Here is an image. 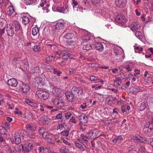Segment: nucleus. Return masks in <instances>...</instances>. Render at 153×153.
I'll use <instances>...</instances> for the list:
<instances>
[{
  "label": "nucleus",
  "instance_id": "nucleus-19",
  "mask_svg": "<svg viewBox=\"0 0 153 153\" xmlns=\"http://www.w3.org/2000/svg\"><path fill=\"white\" fill-rule=\"evenodd\" d=\"M35 82L36 85L41 86L43 85L44 84V79L39 77H36L35 78Z\"/></svg>",
  "mask_w": 153,
  "mask_h": 153
},
{
  "label": "nucleus",
  "instance_id": "nucleus-3",
  "mask_svg": "<svg viewBox=\"0 0 153 153\" xmlns=\"http://www.w3.org/2000/svg\"><path fill=\"white\" fill-rule=\"evenodd\" d=\"M65 23L64 22L57 23L53 29L54 31L56 33L61 32L65 28Z\"/></svg>",
  "mask_w": 153,
  "mask_h": 153
},
{
  "label": "nucleus",
  "instance_id": "nucleus-23",
  "mask_svg": "<svg viewBox=\"0 0 153 153\" xmlns=\"http://www.w3.org/2000/svg\"><path fill=\"white\" fill-rule=\"evenodd\" d=\"M14 138L16 144H19L21 142V138L19 134L17 132H15L14 134Z\"/></svg>",
  "mask_w": 153,
  "mask_h": 153
},
{
  "label": "nucleus",
  "instance_id": "nucleus-28",
  "mask_svg": "<svg viewBox=\"0 0 153 153\" xmlns=\"http://www.w3.org/2000/svg\"><path fill=\"white\" fill-rule=\"evenodd\" d=\"M123 140V136L121 135H119L114 137L112 140V142L114 143H116L117 141H120Z\"/></svg>",
  "mask_w": 153,
  "mask_h": 153
},
{
  "label": "nucleus",
  "instance_id": "nucleus-12",
  "mask_svg": "<svg viewBox=\"0 0 153 153\" xmlns=\"http://www.w3.org/2000/svg\"><path fill=\"white\" fill-rule=\"evenodd\" d=\"M33 145L32 143L26 142L24 144V152H29L33 148Z\"/></svg>",
  "mask_w": 153,
  "mask_h": 153
},
{
  "label": "nucleus",
  "instance_id": "nucleus-15",
  "mask_svg": "<svg viewBox=\"0 0 153 153\" xmlns=\"http://www.w3.org/2000/svg\"><path fill=\"white\" fill-rule=\"evenodd\" d=\"M7 14L12 16L15 15L16 12L13 6H9L7 9Z\"/></svg>",
  "mask_w": 153,
  "mask_h": 153
},
{
  "label": "nucleus",
  "instance_id": "nucleus-7",
  "mask_svg": "<svg viewBox=\"0 0 153 153\" xmlns=\"http://www.w3.org/2000/svg\"><path fill=\"white\" fill-rule=\"evenodd\" d=\"M115 21L118 23L123 25L127 21L125 16L121 14H118L115 19Z\"/></svg>",
  "mask_w": 153,
  "mask_h": 153
},
{
  "label": "nucleus",
  "instance_id": "nucleus-11",
  "mask_svg": "<svg viewBox=\"0 0 153 153\" xmlns=\"http://www.w3.org/2000/svg\"><path fill=\"white\" fill-rule=\"evenodd\" d=\"M6 31L8 36H12L14 34V32L13 28L12 27L11 24L10 23L7 25Z\"/></svg>",
  "mask_w": 153,
  "mask_h": 153
},
{
  "label": "nucleus",
  "instance_id": "nucleus-46",
  "mask_svg": "<svg viewBox=\"0 0 153 153\" xmlns=\"http://www.w3.org/2000/svg\"><path fill=\"white\" fill-rule=\"evenodd\" d=\"M69 122L70 123H72L76 124V123L77 121L76 119V118L75 117L72 116L70 118Z\"/></svg>",
  "mask_w": 153,
  "mask_h": 153
},
{
  "label": "nucleus",
  "instance_id": "nucleus-48",
  "mask_svg": "<svg viewBox=\"0 0 153 153\" xmlns=\"http://www.w3.org/2000/svg\"><path fill=\"white\" fill-rule=\"evenodd\" d=\"M53 73L56 74L57 76H60L61 74H62V72L58 71L56 68H54L53 69Z\"/></svg>",
  "mask_w": 153,
  "mask_h": 153
},
{
  "label": "nucleus",
  "instance_id": "nucleus-31",
  "mask_svg": "<svg viewBox=\"0 0 153 153\" xmlns=\"http://www.w3.org/2000/svg\"><path fill=\"white\" fill-rule=\"evenodd\" d=\"M30 21L29 17L27 16H24L22 17V22L24 25L27 24Z\"/></svg>",
  "mask_w": 153,
  "mask_h": 153
},
{
  "label": "nucleus",
  "instance_id": "nucleus-58",
  "mask_svg": "<svg viewBox=\"0 0 153 153\" xmlns=\"http://www.w3.org/2000/svg\"><path fill=\"white\" fill-rule=\"evenodd\" d=\"M134 71L135 73L134 74V75L135 76H136L137 75H139L140 74V70L137 69H134Z\"/></svg>",
  "mask_w": 153,
  "mask_h": 153
},
{
  "label": "nucleus",
  "instance_id": "nucleus-1",
  "mask_svg": "<svg viewBox=\"0 0 153 153\" xmlns=\"http://www.w3.org/2000/svg\"><path fill=\"white\" fill-rule=\"evenodd\" d=\"M149 114V115H152L151 118L152 120L146 123L143 129V131L147 135L150 137L153 135V132L152 131L153 129V113L150 112Z\"/></svg>",
  "mask_w": 153,
  "mask_h": 153
},
{
  "label": "nucleus",
  "instance_id": "nucleus-32",
  "mask_svg": "<svg viewBox=\"0 0 153 153\" xmlns=\"http://www.w3.org/2000/svg\"><path fill=\"white\" fill-rule=\"evenodd\" d=\"M37 1V0H24V3L27 5L35 3Z\"/></svg>",
  "mask_w": 153,
  "mask_h": 153
},
{
  "label": "nucleus",
  "instance_id": "nucleus-2",
  "mask_svg": "<svg viewBox=\"0 0 153 153\" xmlns=\"http://www.w3.org/2000/svg\"><path fill=\"white\" fill-rule=\"evenodd\" d=\"M36 94L38 95L39 98L45 100L47 99L49 96L48 92L42 90H37L36 92Z\"/></svg>",
  "mask_w": 153,
  "mask_h": 153
},
{
  "label": "nucleus",
  "instance_id": "nucleus-22",
  "mask_svg": "<svg viewBox=\"0 0 153 153\" xmlns=\"http://www.w3.org/2000/svg\"><path fill=\"white\" fill-rule=\"evenodd\" d=\"M18 83L17 81L14 78L10 79L7 81L8 84L13 87H16Z\"/></svg>",
  "mask_w": 153,
  "mask_h": 153
},
{
  "label": "nucleus",
  "instance_id": "nucleus-57",
  "mask_svg": "<svg viewBox=\"0 0 153 153\" xmlns=\"http://www.w3.org/2000/svg\"><path fill=\"white\" fill-rule=\"evenodd\" d=\"M40 47L39 45H36L34 46V47L33 48V49L34 51H37L40 49Z\"/></svg>",
  "mask_w": 153,
  "mask_h": 153
},
{
  "label": "nucleus",
  "instance_id": "nucleus-18",
  "mask_svg": "<svg viewBox=\"0 0 153 153\" xmlns=\"http://www.w3.org/2000/svg\"><path fill=\"white\" fill-rule=\"evenodd\" d=\"M127 3V0H116V5L120 8H122L125 6Z\"/></svg>",
  "mask_w": 153,
  "mask_h": 153
},
{
  "label": "nucleus",
  "instance_id": "nucleus-17",
  "mask_svg": "<svg viewBox=\"0 0 153 153\" xmlns=\"http://www.w3.org/2000/svg\"><path fill=\"white\" fill-rule=\"evenodd\" d=\"M48 118L46 116H43L40 118L38 120L39 123L42 125H46L48 124Z\"/></svg>",
  "mask_w": 153,
  "mask_h": 153
},
{
  "label": "nucleus",
  "instance_id": "nucleus-33",
  "mask_svg": "<svg viewBox=\"0 0 153 153\" xmlns=\"http://www.w3.org/2000/svg\"><path fill=\"white\" fill-rule=\"evenodd\" d=\"M39 29L38 27L36 26L33 28L32 30V34L33 36L36 35L39 32Z\"/></svg>",
  "mask_w": 153,
  "mask_h": 153
},
{
  "label": "nucleus",
  "instance_id": "nucleus-21",
  "mask_svg": "<svg viewBox=\"0 0 153 153\" xmlns=\"http://www.w3.org/2000/svg\"><path fill=\"white\" fill-rule=\"evenodd\" d=\"M134 138V140L137 141H139L141 143H146L148 142V141L145 138L142 137L138 135H135Z\"/></svg>",
  "mask_w": 153,
  "mask_h": 153
},
{
  "label": "nucleus",
  "instance_id": "nucleus-25",
  "mask_svg": "<svg viewBox=\"0 0 153 153\" xmlns=\"http://www.w3.org/2000/svg\"><path fill=\"white\" fill-rule=\"evenodd\" d=\"M94 46L95 49L99 52H101L103 50V47L102 45L100 43H96Z\"/></svg>",
  "mask_w": 153,
  "mask_h": 153
},
{
  "label": "nucleus",
  "instance_id": "nucleus-36",
  "mask_svg": "<svg viewBox=\"0 0 153 153\" xmlns=\"http://www.w3.org/2000/svg\"><path fill=\"white\" fill-rule=\"evenodd\" d=\"M52 93L54 95L56 96L60 88L55 87L53 86H52Z\"/></svg>",
  "mask_w": 153,
  "mask_h": 153
},
{
  "label": "nucleus",
  "instance_id": "nucleus-47",
  "mask_svg": "<svg viewBox=\"0 0 153 153\" xmlns=\"http://www.w3.org/2000/svg\"><path fill=\"white\" fill-rule=\"evenodd\" d=\"M135 51L136 53H140L142 51L143 49L142 47H136L135 48Z\"/></svg>",
  "mask_w": 153,
  "mask_h": 153
},
{
  "label": "nucleus",
  "instance_id": "nucleus-37",
  "mask_svg": "<svg viewBox=\"0 0 153 153\" xmlns=\"http://www.w3.org/2000/svg\"><path fill=\"white\" fill-rule=\"evenodd\" d=\"M64 94L65 93L63 90L60 88L56 96L58 97H62L63 96Z\"/></svg>",
  "mask_w": 153,
  "mask_h": 153
},
{
  "label": "nucleus",
  "instance_id": "nucleus-16",
  "mask_svg": "<svg viewBox=\"0 0 153 153\" xmlns=\"http://www.w3.org/2000/svg\"><path fill=\"white\" fill-rule=\"evenodd\" d=\"M42 129H40L39 130V133L40 135H42V137L46 140L48 138H52L53 136V135L52 134H49L46 132L42 131Z\"/></svg>",
  "mask_w": 153,
  "mask_h": 153
},
{
  "label": "nucleus",
  "instance_id": "nucleus-10",
  "mask_svg": "<svg viewBox=\"0 0 153 153\" xmlns=\"http://www.w3.org/2000/svg\"><path fill=\"white\" fill-rule=\"evenodd\" d=\"M65 95L67 100L70 102H74L75 101V99L74 97V95L72 92H66Z\"/></svg>",
  "mask_w": 153,
  "mask_h": 153
},
{
  "label": "nucleus",
  "instance_id": "nucleus-52",
  "mask_svg": "<svg viewBox=\"0 0 153 153\" xmlns=\"http://www.w3.org/2000/svg\"><path fill=\"white\" fill-rule=\"evenodd\" d=\"M62 117V112L59 113L57 114L56 116V119L57 120H60Z\"/></svg>",
  "mask_w": 153,
  "mask_h": 153
},
{
  "label": "nucleus",
  "instance_id": "nucleus-55",
  "mask_svg": "<svg viewBox=\"0 0 153 153\" xmlns=\"http://www.w3.org/2000/svg\"><path fill=\"white\" fill-rule=\"evenodd\" d=\"M57 11L58 12H65V10L64 7H56Z\"/></svg>",
  "mask_w": 153,
  "mask_h": 153
},
{
  "label": "nucleus",
  "instance_id": "nucleus-13",
  "mask_svg": "<svg viewBox=\"0 0 153 153\" xmlns=\"http://www.w3.org/2000/svg\"><path fill=\"white\" fill-rule=\"evenodd\" d=\"M19 90L23 93H26L29 91L30 88L27 85L22 84L20 86Z\"/></svg>",
  "mask_w": 153,
  "mask_h": 153
},
{
  "label": "nucleus",
  "instance_id": "nucleus-39",
  "mask_svg": "<svg viewBox=\"0 0 153 153\" xmlns=\"http://www.w3.org/2000/svg\"><path fill=\"white\" fill-rule=\"evenodd\" d=\"M75 144L76 146L79 148L81 151L83 152L85 150V149L81 144L78 143H75Z\"/></svg>",
  "mask_w": 153,
  "mask_h": 153
},
{
  "label": "nucleus",
  "instance_id": "nucleus-53",
  "mask_svg": "<svg viewBox=\"0 0 153 153\" xmlns=\"http://www.w3.org/2000/svg\"><path fill=\"white\" fill-rule=\"evenodd\" d=\"M65 117L66 119H68L70 117H71L72 116V114L70 112H66L64 114Z\"/></svg>",
  "mask_w": 153,
  "mask_h": 153
},
{
  "label": "nucleus",
  "instance_id": "nucleus-50",
  "mask_svg": "<svg viewBox=\"0 0 153 153\" xmlns=\"http://www.w3.org/2000/svg\"><path fill=\"white\" fill-rule=\"evenodd\" d=\"M139 151L140 153H144L145 152V147L142 146H140L139 148Z\"/></svg>",
  "mask_w": 153,
  "mask_h": 153
},
{
  "label": "nucleus",
  "instance_id": "nucleus-64",
  "mask_svg": "<svg viewBox=\"0 0 153 153\" xmlns=\"http://www.w3.org/2000/svg\"><path fill=\"white\" fill-rule=\"evenodd\" d=\"M47 1L45 0H42L41 1V2L40 4V5L41 7H43L44 6L45 4L47 3Z\"/></svg>",
  "mask_w": 153,
  "mask_h": 153
},
{
  "label": "nucleus",
  "instance_id": "nucleus-62",
  "mask_svg": "<svg viewBox=\"0 0 153 153\" xmlns=\"http://www.w3.org/2000/svg\"><path fill=\"white\" fill-rule=\"evenodd\" d=\"M38 149L39 153L43 152L45 150L44 148L43 147H38Z\"/></svg>",
  "mask_w": 153,
  "mask_h": 153
},
{
  "label": "nucleus",
  "instance_id": "nucleus-40",
  "mask_svg": "<svg viewBox=\"0 0 153 153\" xmlns=\"http://www.w3.org/2000/svg\"><path fill=\"white\" fill-rule=\"evenodd\" d=\"M70 130L68 129L62 131L61 134L63 136L67 137L68 136Z\"/></svg>",
  "mask_w": 153,
  "mask_h": 153
},
{
  "label": "nucleus",
  "instance_id": "nucleus-24",
  "mask_svg": "<svg viewBox=\"0 0 153 153\" xmlns=\"http://www.w3.org/2000/svg\"><path fill=\"white\" fill-rule=\"evenodd\" d=\"M25 128L29 130L34 131L36 129V126L32 124H28L26 125Z\"/></svg>",
  "mask_w": 153,
  "mask_h": 153
},
{
  "label": "nucleus",
  "instance_id": "nucleus-26",
  "mask_svg": "<svg viewBox=\"0 0 153 153\" xmlns=\"http://www.w3.org/2000/svg\"><path fill=\"white\" fill-rule=\"evenodd\" d=\"M81 141L82 143H88L89 138L88 137V136H86L83 134H82L80 135Z\"/></svg>",
  "mask_w": 153,
  "mask_h": 153
},
{
  "label": "nucleus",
  "instance_id": "nucleus-56",
  "mask_svg": "<svg viewBox=\"0 0 153 153\" xmlns=\"http://www.w3.org/2000/svg\"><path fill=\"white\" fill-rule=\"evenodd\" d=\"M74 43V42L73 41H71L69 40H67L66 42V44L68 46L71 45H73Z\"/></svg>",
  "mask_w": 153,
  "mask_h": 153
},
{
  "label": "nucleus",
  "instance_id": "nucleus-60",
  "mask_svg": "<svg viewBox=\"0 0 153 153\" xmlns=\"http://www.w3.org/2000/svg\"><path fill=\"white\" fill-rule=\"evenodd\" d=\"M87 107L86 105V103H83L82 104H81L80 105V107L82 109H85Z\"/></svg>",
  "mask_w": 153,
  "mask_h": 153
},
{
  "label": "nucleus",
  "instance_id": "nucleus-49",
  "mask_svg": "<svg viewBox=\"0 0 153 153\" xmlns=\"http://www.w3.org/2000/svg\"><path fill=\"white\" fill-rule=\"evenodd\" d=\"M141 89L138 86H135L133 88V93H136L141 91Z\"/></svg>",
  "mask_w": 153,
  "mask_h": 153
},
{
  "label": "nucleus",
  "instance_id": "nucleus-5",
  "mask_svg": "<svg viewBox=\"0 0 153 153\" xmlns=\"http://www.w3.org/2000/svg\"><path fill=\"white\" fill-rule=\"evenodd\" d=\"M134 66V64L132 62H127L123 64L122 67L127 72H129L132 71Z\"/></svg>",
  "mask_w": 153,
  "mask_h": 153
},
{
  "label": "nucleus",
  "instance_id": "nucleus-27",
  "mask_svg": "<svg viewBox=\"0 0 153 153\" xmlns=\"http://www.w3.org/2000/svg\"><path fill=\"white\" fill-rule=\"evenodd\" d=\"M64 37L67 39H74L76 37V33L74 34L73 33H69L66 34Z\"/></svg>",
  "mask_w": 153,
  "mask_h": 153
},
{
  "label": "nucleus",
  "instance_id": "nucleus-51",
  "mask_svg": "<svg viewBox=\"0 0 153 153\" xmlns=\"http://www.w3.org/2000/svg\"><path fill=\"white\" fill-rule=\"evenodd\" d=\"M83 124H79V130L82 131L84 132L85 131L86 128L85 127H83Z\"/></svg>",
  "mask_w": 153,
  "mask_h": 153
},
{
  "label": "nucleus",
  "instance_id": "nucleus-30",
  "mask_svg": "<svg viewBox=\"0 0 153 153\" xmlns=\"http://www.w3.org/2000/svg\"><path fill=\"white\" fill-rule=\"evenodd\" d=\"M13 26L15 28L16 31H18L20 28V24L19 22L17 21H15L14 22Z\"/></svg>",
  "mask_w": 153,
  "mask_h": 153
},
{
  "label": "nucleus",
  "instance_id": "nucleus-41",
  "mask_svg": "<svg viewBox=\"0 0 153 153\" xmlns=\"http://www.w3.org/2000/svg\"><path fill=\"white\" fill-rule=\"evenodd\" d=\"M135 35L139 39H141L142 38V33L140 31H137L135 33Z\"/></svg>",
  "mask_w": 153,
  "mask_h": 153
},
{
  "label": "nucleus",
  "instance_id": "nucleus-43",
  "mask_svg": "<svg viewBox=\"0 0 153 153\" xmlns=\"http://www.w3.org/2000/svg\"><path fill=\"white\" fill-rule=\"evenodd\" d=\"M91 47L90 45H84L83 47V49L86 51H88L89 50L91 49Z\"/></svg>",
  "mask_w": 153,
  "mask_h": 153
},
{
  "label": "nucleus",
  "instance_id": "nucleus-42",
  "mask_svg": "<svg viewBox=\"0 0 153 153\" xmlns=\"http://www.w3.org/2000/svg\"><path fill=\"white\" fill-rule=\"evenodd\" d=\"M22 65L24 66V67L27 69L29 68L28 64L27 62L25 60H23L22 62Z\"/></svg>",
  "mask_w": 153,
  "mask_h": 153
},
{
  "label": "nucleus",
  "instance_id": "nucleus-20",
  "mask_svg": "<svg viewBox=\"0 0 153 153\" xmlns=\"http://www.w3.org/2000/svg\"><path fill=\"white\" fill-rule=\"evenodd\" d=\"M140 28V25L137 22L132 23L130 26V28L133 31L138 30Z\"/></svg>",
  "mask_w": 153,
  "mask_h": 153
},
{
  "label": "nucleus",
  "instance_id": "nucleus-14",
  "mask_svg": "<svg viewBox=\"0 0 153 153\" xmlns=\"http://www.w3.org/2000/svg\"><path fill=\"white\" fill-rule=\"evenodd\" d=\"M80 122L79 124H83L87 123L88 117L85 114H82L79 115L78 117Z\"/></svg>",
  "mask_w": 153,
  "mask_h": 153
},
{
  "label": "nucleus",
  "instance_id": "nucleus-4",
  "mask_svg": "<svg viewBox=\"0 0 153 153\" xmlns=\"http://www.w3.org/2000/svg\"><path fill=\"white\" fill-rule=\"evenodd\" d=\"M52 103L54 106L59 108L63 106L64 105V102L62 100L59 99L57 97L53 99Z\"/></svg>",
  "mask_w": 153,
  "mask_h": 153
},
{
  "label": "nucleus",
  "instance_id": "nucleus-59",
  "mask_svg": "<svg viewBox=\"0 0 153 153\" xmlns=\"http://www.w3.org/2000/svg\"><path fill=\"white\" fill-rule=\"evenodd\" d=\"M114 84L117 86H120L121 81L119 80L115 81L114 82Z\"/></svg>",
  "mask_w": 153,
  "mask_h": 153
},
{
  "label": "nucleus",
  "instance_id": "nucleus-34",
  "mask_svg": "<svg viewBox=\"0 0 153 153\" xmlns=\"http://www.w3.org/2000/svg\"><path fill=\"white\" fill-rule=\"evenodd\" d=\"M55 58L54 56H50L46 57L45 62L47 64H48L50 62L52 61Z\"/></svg>",
  "mask_w": 153,
  "mask_h": 153
},
{
  "label": "nucleus",
  "instance_id": "nucleus-38",
  "mask_svg": "<svg viewBox=\"0 0 153 153\" xmlns=\"http://www.w3.org/2000/svg\"><path fill=\"white\" fill-rule=\"evenodd\" d=\"M46 107H48V108H52V107H50L49 106H46L45 105H41L39 104V109L41 111H45V109L46 108Z\"/></svg>",
  "mask_w": 153,
  "mask_h": 153
},
{
  "label": "nucleus",
  "instance_id": "nucleus-54",
  "mask_svg": "<svg viewBox=\"0 0 153 153\" xmlns=\"http://www.w3.org/2000/svg\"><path fill=\"white\" fill-rule=\"evenodd\" d=\"M66 126V125L65 124V123L64 122H62L59 125V128L60 129H62V128L65 129V127Z\"/></svg>",
  "mask_w": 153,
  "mask_h": 153
},
{
  "label": "nucleus",
  "instance_id": "nucleus-45",
  "mask_svg": "<svg viewBox=\"0 0 153 153\" xmlns=\"http://www.w3.org/2000/svg\"><path fill=\"white\" fill-rule=\"evenodd\" d=\"M18 150L19 152H23L24 151V145L21 144L19 145L18 147Z\"/></svg>",
  "mask_w": 153,
  "mask_h": 153
},
{
  "label": "nucleus",
  "instance_id": "nucleus-9",
  "mask_svg": "<svg viewBox=\"0 0 153 153\" xmlns=\"http://www.w3.org/2000/svg\"><path fill=\"white\" fill-rule=\"evenodd\" d=\"M61 53L62 55L63 59L66 60L69 58H71V52L67 50L64 49L61 51Z\"/></svg>",
  "mask_w": 153,
  "mask_h": 153
},
{
  "label": "nucleus",
  "instance_id": "nucleus-61",
  "mask_svg": "<svg viewBox=\"0 0 153 153\" xmlns=\"http://www.w3.org/2000/svg\"><path fill=\"white\" fill-rule=\"evenodd\" d=\"M62 140L63 142V143H65V144L70 146L71 145V144L69 143L66 140L64 139L63 138H62Z\"/></svg>",
  "mask_w": 153,
  "mask_h": 153
},
{
  "label": "nucleus",
  "instance_id": "nucleus-29",
  "mask_svg": "<svg viewBox=\"0 0 153 153\" xmlns=\"http://www.w3.org/2000/svg\"><path fill=\"white\" fill-rule=\"evenodd\" d=\"M146 107V104L144 102H143L138 104L137 108L138 109L139 111H142L144 110Z\"/></svg>",
  "mask_w": 153,
  "mask_h": 153
},
{
  "label": "nucleus",
  "instance_id": "nucleus-8",
  "mask_svg": "<svg viewBox=\"0 0 153 153\" xmlns=\"http://www.w3.org/2000/svg\"><path fill=\"white\" fill-rule=\"evenodd\" d=\"M71 92L74 95L79 96L82 94V89L81 88L74 86L72 88Z\"/></svg>",
  "mask_w": 153,
  "mask_h": 153
},
{
  "label": "nucleus",
  "instance_id": "nucleus-44",
  "mask_svg": "<svg viewBox=\"0 0 153 153\" xmlns=\"http://www.w3.org/2000/svg\"><path fill=\"white\" fill-rule=\"evenodd\" d=\"M59 152L61 153H68V150L67 148L63 147L60 149Z\"/></svg>",
  "mask_w": 153,
  "mask_h": 153
},
{
  "label": "nucleus",
  "instance_id": "nucleus-63",
  "mask_svg": "<svg viewBox=\"0 0 153 153\" xmlns=\"http://www.w3.org/2000/svg\"><path fill=\"white\" fill-rule=\"evenodd\" d=\"M39 104V103L37 102H33L31 106L34 107V108H38Z\"/></svg>",
  "mask_w": 153,
  "mask_h": 153
},
{
  "label": "nucleus",
  "instance_id": "nucleus-35",
  "mask_svg": "<svg viewBox=\"0 0 153 153\" xmlns=\"http://www.w3.org/2000/svg\"><path fill=\"white\" fill-rule=\"evenodd\" d=\"M91 38V36L90 35H87L82 37V40L83 42H85L89 40Z\"/></svg>",
  "mask_w": 153,
  "mask_h": 153
},
{
  "label": "nucleus",
  "instance_id": "nucleus-6",
  "mask_svg": "<svg viewBox=\"0 0 153 153\" xmlns=\"http://www.w3.org/2000/svg\"><path fill=\"white\" fill-rule=\"evenodd\" d=\"M99 131H97L95 129L90 130L86 134L88 137L91 139H94L97 137V135L99 134Z\"/></svg>",
  "mask_w": 153,
  "mask_h": 153
}]
</instances>
